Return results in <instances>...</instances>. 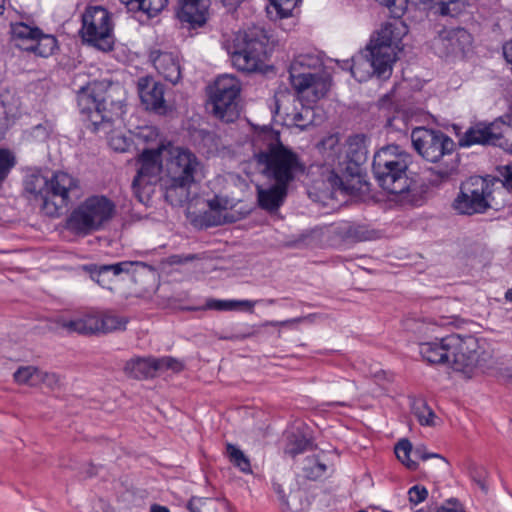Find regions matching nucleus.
I'll return each instance as SVG.
<instances>
[{
	"label": "nucleus",
	"instance_id": "nucleus-45",
	"mask_svg": "<svg viewBox=\"0 0 512 512\" xmlns=\"http://www.w3.org/2000/svg\"><path fill=\"white\" fill-rule=\"evenodd\" d=\"M469 474L471 479L480 487V489L487 493L488 485L486 483V478L488 476V472L486 468L481 465L472 464L469 467Z\"/></svg>",
	"mask_w": 512,
	"mask_h": 512
},
{
	"label": "nucleus",
	"instance_id": "nucleus-14",
	"mask_svg": "<svg viewBox=\"0 0 512 512\" xmlns=\"http://www.w3.org/2000/svg\"><path fill=\"white\" fill-rule=\"evenodd\" d=\"M82 39L102 51L112 49V23L109 12L100 6L89 7L82 15Z\"/></svg>",
	"mask_w": 512,
	"mask_h": 512
},
{
	"label": "nucleus",
	"instance_id": "nucleus-60",
	"mask_svg": "<svg viewBox=\"0 0 512 512\" xmlns=\"http://www.w3.org/2000/svg\"><path fill=\"white\" fill-rule=\"evenodd\" d=\"M208 206L212 211L218 212L222 209L220 200L217 197H214L213 199L208 201Z\"/></svg>",
	"mask_w": 512,
	"mask_h": 512
},
{
	"label": "nucleus",
	"instance_id": "nucleus-16",
	"mask_svg": "<svg viewBox=\"0 0 512 512\" xmlns=\"http://www.w3.org/2000/svg\"><path fill=\"white\" fill-rule=\"evenodd\" d=\"M446 348L450 350L451 366L454 370L468 372L478 364V340L471 335L446 336Z\"/></svg>",
	"mask_w": 512,
	"mask_h": 512
},
{
	"label": "nucleus",
	"instance_id": "nucleus-43",
	"mask_svg": "<svg viewBox=\"0 0 512 512\" xmlns=\"http://www.w3.org/2000/svg\"><path fill=\"white\" fill-rule=\"evenodd\" d=\"M15 164V156L9 150L0 148V183L8 177Z\"/></svg>",
	"mask_w": 512,
	"mask_h": 512
},
{
	"label": "nucleus",
	"instance_id": "nucleus-32",
	"mask_svg": "<svg viewBox=\"0 0 512 512\" xmlns=\"http://www.w3.org/2000/svg\"><path fill=\"white\" fill-rule=\"evenodd\" d=\"M100 334H107L115 331H123L129 320L127 317L120 316L111 312L99 313Z\"/></svg>",
	"mask_w": 512,
	"mask_h": 512
},
{
	"label": "nucleus",
	"instance_id": "nucleus-58",
	"mask_svg": "<svg viewBox=\"0 0 512 512\" xmlns=\"http://www.w3.org/2000/svg\"><path fill=\"white\" fill-rule=\"evenodd\" d=\"M41 381L46 382L51 387H53L54 385H58L59 383V379L56 374H49L45 372H43V379Z\"/></svg>",
	"mask_w": 512,
	"mask_h": 512
},
{
	"label": "nucleus",
	"instance_id": "nucleus-31",
	"mask_svg": "<svg viewBox=\"0 0 512 512\" xmlns=\"http://www.w3.org/2000/svg\"><path fill=\"white\" fill-rule=\"evenodd\" d=\"M337 234L344 240L352 242L366 241L372 238L366 226L356 223H343L337 227Z\"/></svg>",
	"mask_w": 512,
	"mask_h": 512
},
{
	"label": "nucleus",
	"instance_id": "nucleus-39",
	"mask_svg": "<svg viewBox=\"0 0 512 512\" xmlns=\"http://www.w3.org/2000/svg\"><path fill=\"white\" fill-rule=\"evenodd\" d=\"M413 454V447L408 439H401L395 446V454L397 458L410 470L417 469V462L410 458Z\"/></svg>",
	"mask_w": 512,
	"mask_h": 512
},
{
	"label": "nucleus",
	"instance_id": "nucleus-24",
	"mask_svg": "<svg viewBox=\"0 0 512 512\" xmlns=\"http://www.w3.org/2000/svg\"><path fill=\"white\" fill-rule=\"evenodd\" d=\"M419 4L424 10L443 18H458L470 6L467 0H419Z\"/></svg>",
	"mask_w": 512,
	"mask_h": 512
},
{
	"label": "nucleus",
	"instance_id": "nucleus-54",
	"mask_svg": "<svg viewBox=\"0 0 512 512\" xmlns=\"http://www.w3.org/2000/svg\"><path fill=\"white\" fill-rule=\"evenodd\" d=\"M310 114H312V111L309 108H304L302 112L295 113L293 116L295 125L302 130L305 129L311 123V121L305 122V118Z\"/></svg>",
	"mask_w": 512,
	"mask_h": 512
},
{
	"label": "nucleus",
	"instance_id": "nucleus-10",
	"mask_svg": "<svg viewBox=\"0 0 512 512\" xmlns=\"http://www.w3.org/2000/svg\"><path fill=\"white\" fill-rule=\"evenodd\" d=\"M240 82L232 75L219 76L211 88L208 107L212 114L225 123L234 122L239 116L237 99Z\"/></svg>",
	"mask_w": 512,
	"mask_h": 512
},
{
	"label": "nucleus",
	"instance_id": "nucleus-49",
	"mask_svg": "<svg viewBox=\"0 0 512 512\" xmlns=\"http://www.w3.org/2000/svg\"><path fill=\"white\" fill-rule=\"evenodd\" d=\"M408 495L410 502L417 505L426 499L428 491L425 487L415 485L409 489Z\"/></svg>",
	"mask_w": 512,
	"mask_h": 512
},
{
	"label": "nucleus",
	"instance_id": "nucleus-36",
	"mask_svg": "<svg viewBox=\"0 0 512 512\" xmlns=\"http://www.w3.org/2000/svg\"><path fill=\"white\" fill-rule=\"evenodd\" d=\"M226 455L229 461L243 473H251V464L248 457L237 446L227 443Z\"/></svg>",
	"mask_w": 512,
	"mask_h": 512
},
{
	"label": "nucleus",
	"instance_id": "nucleus-62",
	"mask_svg": "<svg viewBox=\"0 0 512 512\" xmlns=\"http://www.w3.org/2000/svg\"><path fill=\"white\" fill-rule=\"evenodd\" d=\"M309 234H301L297 240L290 244L292 247H300L302 243H305L306 239L309 237Z\"/></svg>",
	"mask_w": 512,
	"mask_h": 512
},
{
	"label": "nucleus",
	"instance_id": "nucleus-15",
	"mask_svg": "<svg viewBox=\"0 0 512 512\" xmlns=\"http://www.w3.org/2000/svg\"><path fill=\"white\" fill-rule=\"evenodd\" d=\"M11 39L19 49L41 57L52 55L57 48V40L53 35L44 34L38 27L23 22L11 24Z\"/></svg>",
	"mask_w": 512,
	"mask_h": 512
},
{
	"label": "nucleus",
	"instance_id": "nucleus-2",
	"mask_svg": "<svg viewBox=\"0 0 512 512\" xmlns=\"http://www.w3.org/2000/svg\"><path fill=\"white\" fill-rule=\"evenodd\" d=\"M118 88L107 86L103 82L88 83L77 93V104L87 129L92 132L109 133L116 122L121 121L124 103L121 99L114 100Z\"/></svg>",
	"mask_w": 512,
	"mask_h": 512
},
{
	"label": "nucleus",
	"instance_id": "nucleus-52",
	"mask_svg": "<svg viewBox=\"0 0 512 512\" xmlns=\"http://www.w3.org/2000/svg\"><path fill=\"white\" fill-rule=\"evenodd\" d=\"M436 512H465L457 499L451 498L444 505L437 508Z\"/></svg>",
	"mask_w": 512,
	"mask_h": 512
},
{
	"label": "nucleus",
	"instance_id": "nucleus-51",
	"mask_svg": "<svg viewBox=\"0 0 512 512\" xmlns=\"http://www.w3.org/2000/svg\"><path fill=\"white\" fill-rule=\"evenodd\" d=\"M110 147L117 152H125L130 146V142L126 137L121 135H113L109 140Z\"/></svg>",
	"mask_w": 512,
	"mask_h": 512
},
{
	"label": "nucleus",
	"instance_id": "nucleus-19",
	"mask_svg": "<svg viewBox=\"0 0 512 512\" xmlns=\"http://www.w3.org/2000/svg\"><path fill=\"white\" fill-rule=\"evenodd\" d=\"M141 103L147 110L165 114L167 106L164 99V85L152 77H142L137 83Z\"/></svg>",
	"mask_w": 512,
	"mask_h": 512
},
{
	"label": "nucleus",
	"instance_id": "nucleus-40",
	"mask_svg": "<svg viewBox=\"0 0 512 512\" xmlns=\"http://www.w3.org/2000/svg\"><path fill=\"white\" fill-rule=\"evenodd\" d=\"M497 147L512 154V124L499 118Z\"/></svg>",
	"mask_w": 512,
	"mask_h": 512
},
{
	"label": "nucleus",
	"instance_id": "nucleus-28",
	"mask_svg": "<svg viewBox=\"0 0 512 512\" xmlns=\"http://www.w3.org/2000/svg\"><path fill=\"white\" fill-rule=\"evenodd\" d=\"M124 371L134 379L152 378L158 372L157 360L155 357L133 358L126 363Z\"/></svg>",
	"mask_w": 512,
	"mask_h": 512
},
{
	"label": "nucleus",
	"instance_id": "nucleus-22",
	"mask_svg": "<svg viewBox=\"0 0 512 512\" xmlns=\"http://www.w3.org/2000/svg\"><path fill=\"white\" fill-rule=\"evenodd\" d=\"M99 313H88L73 319L58 317L55 320L56 328L66 330L68 333L82 335L100 334Z\"/></svg>",
	"mask_w": 512,
	"mask_h": 512
},
{
	"label": "nucleus",
	"instance_id": "nucleus-3",
	"mask_svg": "<svg viewBox=\"0 0 512 512\" xmlns=\"http://www.w3.org/2000/svg\"><path fill=\"white\" fill-rule=\"evenodd\" d=\"M411 141L417 153L426 161L436 165L429 169L433 184L450 179L456 173L459 159L454 141L440 130L416 127L411 132Z\"/></svg>",
	"mask_w": 512,
	"mask_h": 512
},
{
	"label": "nucleus",
	"instance_id": "nucleus-33",
	"mask_svg": "<svg viewBox=\"0 0 512 512\" xmlns=\"http://www.w3.org/2000/svg\"><path fill=\"white\" fill-rule=\"evenodd\" d=\"M255 301L250 300H208L206 307L219 311H231L238 309H246L252 312Z\"/></svg>",
	"mask_w": 512,
	"mask_h": 512
},
{
	"label": "nucleus",
	"instance_id": "nucleus-23",
	"mask_svg": "<svg viewBox=\"0 0 512 512\" xmlns=\"http://www.w3.org/2000/svg\"><path fill=\"white\" fill-rule=\"evenodd\" d=\"M149 58L155 69L167 81L176 84L181 78V68L178 57L172 52L152 50Z\"/></svg>",
	"mask_w": 512,
	"mask_h": 512
},
{
	"label": "nucleus",
	"instance_id": "nucleus-5",
	"mask_svg": "<svg viewBox=\"0 0 512 512\" xmlns=\"http://www.w3.org/2000/svg\"><path fill=\"white\" fill-rule=\"evenodd\" d=\"M263 137L266 147L255 153L254 158L265 176L289 185L298 174L305 172V165L296 153L282 144L278 132L268 131Z\"/></svg>",
	"mask_w": 512,
	"mask_h": 512
},
{
	"label": "nucleus",
	"instance_id": "nucleus-53",
	"mask_svg": "<svg viewBox=\"0 0 512 512\" xmlns=\"http://www.w3.org/2000/svg\"><path fill=\"white\" fill-rule=\"evenodd\" d=\"M413 455L416 458H419L421 460H427L429 458L435 457V458H439L443 463H446V460H445L444 457H442V456H440L439 454H436V453H428L426 451L425 446H423V445L415 447L413 449Z\"/></svg>",
	"mask_w": 512,
	"mask_h": 512
},
{
	"label": "nucleus",
	"instance_id": "nucleus-18",
	"mask_svg": "<svg viewBox=\"0 0 512 512\" xmlns=\"http://www.w3.org/2000/svg\"><path fill=\"white\" fill-rule=\"evenodd\" d=\"M499 118L492 122H477L471 125L462 136L459 137L461 147L473 145L497 146Z\"/></svg>",
	"mask_w": 512,
	"mask_h": 512
},
{
	"label": "nucleus",
	"instance_id": "nucleus-50",
	"mask_svg": "<svg viewBox=\"0 0 512 512\" xmlns=\"http://www.w3.org/2000/svg\"><path fill=\"white\" fill-rule=\"evenodd\" d=\"M284 506L285 512H305L301 499L296 494L290 495L289 499L285 500Z\"/></svg>",
	"mask_w": 512,
	"mask_h": 512
},
{
	"label": "nucleus",
	"instance_id": "nucleus-26",
	"mask_svg": "<svg viewBox=\"0 0 512 512\" xmlns=\"http://www.w3.org/2000/svg\"><path fill=\"white\" fill-rule=\"evenodd\" d=\"M446 337L434 341L419 342V353L422 358L430 364L451 365L450 350L446 348Z\"/></svg>",
	"mask_w": 512,
	"mask_h": 512
},
{
	"label": "nucleus",
	"instance_id": "nucleus-6",
	"mask_svg": "<svg viewBox=\"0 0 512 512\" xmlns=\"http://www.w3.org/2000/svg\"><path fill=\"white\" fill-rule=\"evenodd\" d=\"M409 163L407 152L397 145H388L375 153L372 171L379 186L387 193L407 194L413 183L407 176Z\"/></svg>",
	"mask_w": 512,
	"mask_h": 512
},
{
	"label": "nucleus",
	"instance_id": "nucleus-7",
	"mask_svg": "<svg viewBox=\"0 0 512 512\" xmlns=\"http://www.w3.org/2000/svg\"><path fill=\"white\" fill-rule=\"evenodd\" d=\"M226 49L234 67L239 71H262L270 51L269 36L262 27H249L237 32Z\"/></svg>",
	"mask_w": 512,
	"mask_h": 512
},
{
	"label": "nucleus",
	"instance_id": "nucleus-11",
	"mask_svg": "<svg viewBox=\"0 0 512 512\" xmlns=\"http://www.w3.org/2000/svg\"><path fill=\"white\" fill-rule=\"evenodd\" d=\"M165 149L166 145L160 144L156 148L144 149L139 156L140 167L131 188L136 199L144 205L149 202L159 180L162 169L161 153Z\"/></svg>",
	"mask_w": 512,
	"mask_h": 512
},
{
	"label": "nucleus",
	"instance_id": "nucleus-21",
	"mask_svg": "<svg viewBox=\"0 0 512 512\" xmlns=\"http://www.w3.org/2000/svg\"><path fill=\"white\" fill-rule=\"evenodd\" d=\"M138 269H148L153 271L154 269L140 261H122L109 265H101L95 267L91 272V277L102 287L111 289L109 284L111 282L110 275L118 276L122 273L130 274L135 273Z\"/></svg>",
	"mask_w": 512,
	"mask_h": 512
},
{
	"label": "nucleus",
	"instance_id": "nucleus-13",
	"mask_svg": "<svg viewBox=\"0 0 512 512\" xmlns=\"http://www.w3.org/2000/svg\"><path fill=\"white\" fill-rule=\"evenodd\" d=\"M401 17L392 15L389 21L382 24L368 45L369 49H373L391 67L397 60L398 52L402 50V39L408 33V26Z\"/></svg>",
	"mask_w": 512,
	"mask_h": 512
},
{
	"label": "nucleus",
	"instance_id": "nucleus-55",
	"mask_svg": "<svg viewBox=\"0 0 512 512\" xmlns=\"http://www.w3.org/2000/svg\"><path fill=\"white\" fill-rule=\"evenodd\" d=\"M500 175L503 178V186L510 192H512V168L509 165L502 167Z\"/></svg>",
	"mask_w": 512,
	"mask_h": 512
},
{
	"label": "nucleus",
	"instance_id": "nucleus-57",
	"mask_svg": "<svg viewBox=\"0 0 512 512\" xmlns=\"http://www.w3.org/2000/svg\"><path fill=\"white\" fill-rule=\"evenodd\" d=\"M301 321V318H297V319H291V320H285V321H266L262 324V326L266 327V326H273V327H276V326H287L291 323H298Z\"/></svg>",
	"mask_w": 512,
	"mask_h": 512
},
{
	"label": "nucleus",
	"instance_id": "nucleus-61",
	"mask_svg": "<svg viewBox=\"0 0 512 512\" xmlns=\"http://www.w3.org/2000/svg\"><path fill=\"white\" fill-rule=\"evenodd\" d=\"M205 219L207 221L208 226H218V225L222 224V220H221L220 216L213 217V219H211V215L206 214Z\"/></svg>",
	"mask_w": 512,
	"mask_h": 512
},
{
	"label": "nucleus",
	"instance_id": "nucleus-9",
	"mask_svg": "<svg viewBox=\"0 0 512 512\" xmlns=\"http://www.w3.org/2000/svg\"><path fill=\"white\" fill-rule=\"evenodd\" d=\"M322 61L318 56L312 54L298 55L289 67V78L292 87L298 92L311 93V101L316 102L323 98L329 90V83L320 75L311 72L312 69H319Z\"/></svg>",
	"mask_w": 512,
	"mask_h": 512
},
{
	"label": "nucleus",
	"instance_id": "nucleus-48",
	"mask_svg": "<svg viewBox=\"0 0 512 512\" xmlns=\"http://www.w3.org/2000/svg\"><path fill=\"white\" fill-rule=\"evenodd\" d=\"M382 5H385L391 15L402 16L407 9V0H378Z\"/></svg>",
	"mask_w": 512,
	"mask_h": 512
},
{
	"label": "nucleus",
	"instance_id": "nucleus-20",
	"mask_svg": "<svg viewBox=\"0 0 512 512\" xmlns=\"http://www.w3.org/2000/svg\"><path fill=\"white\" fill-rule=\"evenodd\" d=\"M438 41L446 55L464 56L470 50L473 39L466 29L457 27L442 30L439 33Z\"/></svg>",
	"mask_w": 512,
	"mask_h": 512
},
{
	"label": "nucleus",
	"instance_id": "nucleus-42",
	"mask_svg": "<svg viewBox=\"0 0 512 512\" xmlns=\"http://www.w3.org/2000/svg\"><path fill=\"white\" fill-rule=\"evenodd\" d=\"M309 445L310 442L305 437L292 435L291 437H289L288 443L285 448V453L289 454L292 457H295L296 455L303 453L308 448Z\"/></svg>",
	"mask_w": 512,
	"mask_h": 512
},
{
	"label": "nucleus",
	"instance_id": "nucleus-59",
	"mask_svg": "<svg viewBox=\"0 0 512 512\" xmlns=\"http://www.w3.org/2000/svg\"><path fill=\"white\" fill-rule=\"evenodd\" d=\"M242 1L243 0H222V3L229 11H234Z\"/></svg>",
	"mask_w": 512,
	"mask_h": 512
},
{
	"label": "nucleus",
	"instance_id": "nucleus-27",
	"mask_svg": "<svg viewBox=\"0 0 512 512\" xmlns=\"http://www.w3.org/2000/svg\"><path fill=\"white\" fill-rule=\"evenodd\" d=\"M207 9L205 0H179L177 16L183 22L203 25L206 22Z\"/></svg>",
	"mask_w": 512,
	"mask_h": 512
},
{
	"label": "nucleus",
	"instance_id": "nucleus-12",
	"mask_svg": "<svg viewBox=\"0 0 512 512\" xmlns=\"http://www.w3.org/2000/svg\"><path fill=\"white\" fill-rule=\"evenodd\" d=\"M491 200L492 184L481 176H473L462 183L453 207L463 215L482 214L492 207Z\"/></svg>",
	"mask_w": 512,
	"mask_h": 512
},
{
	"label": "nucleus",
	"instance_id": "nucleus-44",
	"mask_svg": "<svg viewBox=\"0 0 512 512\" xmlns=\"http://www.w3.org/2000/svg\"><path fill=\"white\" fill-rule=\"evenodd\" d=\"M300 0H269L270 6L274 8L280 18L291 16L292 11Z\"/></svg>",
	"mask_w": 512,
	"mask_h": 512
},
{
	"label": "nucleus",
	"instance_id": "nucleus-8",
	"mask_svg": "<svg viewBox=\"0 0 512 512\" xmlns=\"http://www.w3.org/2000/svg\"><path fill=\"white\" fill-rule=\"evenodd\" d=\"M115 213V204L106 196L94 195L86 198L72 210L65 227L78 236H87L99 231Z\"/></svg>",
	"mask_w": 512,
	"mask_h": 512
},
{
	"label": "nucleus",
	"instance_id": "nucleus-1",
	"mask_svg": "<svg viewBox=\"0 0 512 512\" xmlns=\"http://www.w3.org/2000/svg\"><path fill=\"white\" fill-rule=\"evenodd\" d=\"M23 184L27 198L49 217L60 216L79 189L78 180L62 171L53 173L51 177L32 172L25 176Z\"/></svg>",
	"mask_w": 512,
	"mask_h": 512
},
{
	"label": "nucleus",
	"instance_id": "nucleus-38",
	"mask_svg": "<svg viewBox=\"0 0 512 512\" xmlns=\"http://www.w3.org/2000/svg\"><path fill=\"white\" fill-rule=\"evenodd\" d=\"M326 469V465L314 456L307 457L302 467L303 476L309 480L321 478L325 474Z\"/></svg>",
	"mask_w": 512,
	"mask_h": 512
},
{
	"label": "nucleus",
	"instance_id": "nucleus-63",
	"mask_svg": "<svg viewBox=\"0 0 512 512\" xmlns=\"http://www.w3.org/2000/svg\"><path fill=\"white\" fill-rule=\"evenodd\" d=\"M256 335V331H250V332H247V333H244V334H237V335H234L233 337H231V339H235V340H243V339H246V338H249V337H252Z\"/></svg>",
	"mask_w": 512,
	"mask_h": 512
},
{
	"label": "nucleus",
	"instance_id": "nucleus-34",
	"mask_svg": "<svg viewBox=\"0 0 512 512\" xmlns=\"http://www.w3.org/2000/svg\"><path fill=\"white\" fill-rule=\"evenodd\" d=\"M406 328L407 330L417 335L419 342H421L429 341L428 339L433 337V334L438 327L435 324L425 320L410 319L406 322Z\"/></svg>",
	"mask_w": 512,
	"mask_h": 512
},
{
	"label": "nucleus",
	"instance_id": "nucleus-4",
	"mask_svg": "<svg viewBox=\"0 0 512 512\" xmlns=\"http://www.w3.org/2000/svg\"><path fill=\"white\" fill-rule=\"evenodd\" d=\"M165 165L162 178L165 199L175 206L190 200L191 186L200 180L203 166L197 156L188 149L175 148Z\"/></svg>",
	"mask_w": 512,
	"mask_h": 512
},
{
	"label": "nucleus",
	"instance_id": "nucleus-46",
	"mask_svg": "<svg viewBox=\"0 0 512 512\" xmlns=\"http://www.w3.org/2000/svg\"><path fill=\"white\" fill-rule=\"evenodd\" d=\"M158 371L172 370L174 372H180L183 370V364L170 356L156 358Z\"/></svg>",
	"mask_w": 512,
	"mask_h": 512
},
{
	"label": "nucleus",
	"instance_id": "nucleus-56",
	"mask_svg": "<svg viewBox=\"0 0 512 512\" xmlns=\"http://www.w3.org/2000/svg\"><path fill=\"white\" fill-rule=\"evenodd\" d=\"M8 109L4 99L0 96V128L7 126Z\"/></svg>",
	"mask_w": 512,
	"mask_h": 512
},
{
	"label": "nucleus",
	"instance_id": "nucleus-64",
	"mask_svg": "<svg viewBox=\"0 0 512 512\" xmlns=\"http://www.w3.org/2000/svg\"><path fill=\"white\" fill-rule=\"evenodd\" d=\"M150 512H170V510L165 506L154 504L151 506Z\"/></svg>",
	"mask_w": 512,
	"mask_h": 512
},
{
	"label": "nucleus",
	"instance_id": "nucleus-35",
	"mask_svg": "<svg viewBox=\"0 0 512 512\" xmlns=\"http://www.w3.org/2000/svg\"><path fill=\"white\" fill-rule=\"evenodd\" d=\"M13 376L18 384L35 386L43 379V371L34 366H23L18 368Z\"/></svg>",
	"mask_w": 512,
	"mask_h": 512
},
{
	"label": "nucleus",
	"instance_id": "nucleus-29",
	"mask_svg": "<svg viewBox=\"0 0 512 512\" xmlns=\"http://www.w3.org/2000/svg\"><path fill=\"white\" fill-rule=\"evenodd\" d=\"M131 12L141 11L149 17L158 15L167 5L168 0H120Z\"/></svg>",
	"mask_w": 512,
	"mask_h": 512
},
{
	"label": "nucleus",
	"instance_id": "nucleus-30",
	"mask_svg": "<svg viewBox=\"0 0 512 512\" xmlns=\"http://www.w3.org/2000/svg\"><path fill=\"white\" fill-rule=\"evenodd\" d=\"M410 409L412 414L417 418L422 426L434 425L435 414L427 401L423 397L410 396L409 397Z\"/></svg>",
	"mask_w": 512,
	"mask_h": 512
},
{
	"label": "nucleus",
	"instance_id": "nucleus-17",
	"mask_svg": "<svg viewBox=\"0 0 512 512\" xmlns=\"http://www.w3.org/2000/svg\"><path fill=\"white\" fill-rule=\"evenodd\" d=\"M343 69H349L351 75L358 81L364 82L373 75L381 79H388L392 74V67L373 49L366 48V54L353 57L350 61H344Z\"/></svg>",
	"mask_w": 512,
	"mask_h": 512
},
{
	"label": "nucleus",
	"instance_id": "nucleus-37",
	"mask_svg": "<svg viewBox=\"0 0 512 512\" xmlns=\"http://www.w3.org/2000/svg\"><path fill=\"white\" fill-rule=\"evenodd\" d=\"M366 147L364 145V136L355 135L348 140L347 156L352 162L361 163L366 158Z\"/></svg>",
	"mask_w": 512,
	"mask_h": 512
},
{
	"label": "nucleus",
	"instance_id": "nucleus-41",
	"mask_svg": "<svg viewBox=\"0 0 512 512\" xmlns=\"http://www.w3.org/2000/svg\"><path fill=\"white\" fill-rule=\"evenodd\" d=\"M219 505L222 509L228 510L229 503L226 500H214L210 498L192 497L188 502V509L191 512H201V508H213Z\"/></svg>",
	"mask_w": 512,
	"mask_h": 512
},
{
	"label": "nucleus",
	"instance_id": "nucleus-25",
	"mask_svg": "<svg viewBox=\"0 0 512 512\" xmlns=\"http://www.w3.org/2000/svg\"><path fill=\"white\" fill-rule=\"evenodd\" d=\"M288 185L277 183L267 188L257 187V200L259 206L269 212L277 211L287 196Z\"/></svg>",
	"mask_w": 512,
	"mask_h": 512
},
{
	"label": "nucleus",
	"instance_id": "nucleus-47",
	"mask_svg": "<svg viewBox=\"0 0 512 512\" xmlns=\"http://www.w3.org/2000/svg\"><path fill=\"white\" fill-rule=\"evenodd\" d=\"M339 140L338 134H331L320 142V147L329 152V156L337 155L340 151Z\"/></svg>",
	"mask_w": 512,
	"mask_h": 512
}]
</instances>
